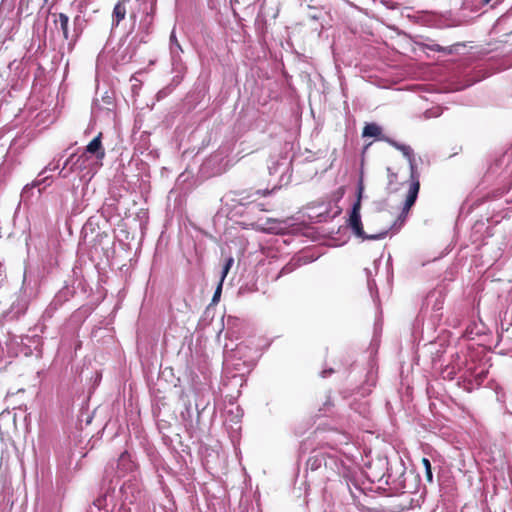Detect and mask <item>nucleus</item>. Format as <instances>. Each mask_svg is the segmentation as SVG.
<instances>
[{
	"label": "nucleus",
	"mask_w": 512,
	"mask_h": 512,
	"mask_svg": "<svg viewBox=\"0 0 512 512\" xmlns=\"http://www.w3.org/2000/svg\"><path fill=\"white\" fill-rule=\"evenodd\" d=\"M382 139L384 141L388 142L395 149L399 150L409 163L410 186H409V190L406 195L404 206L399 215V220H401L403 222L406 220L409 210L415 204L417 197H418L419 190H420V181H419L420 175H419V172L417 169L415 154H414L413 149L409 145L399 143V142H397L391 138H388V137H383Z\"/></svg>",
	"instance_id": "1"
},
{
	"label": "nucleus",
	"mask_w": 512,
	"mask_h": 512,
	"mask_svg": "<svg viewBox=\"0 0 512 512\" xmlns=\"http://www.w3.org/2000/svg\"><path fill=\"white\" fill-rule=\"evenodd\" d=\"M270 192H271V191H269V190H257V191L255 192V194H256V195H267V194H269Z\"/></svg>",
	"instance_id": "29"
},
{
	"label": "nucleus",
	"mask_w": 512,
	"mask_h": 512,
	"mask_svg": "<svg viewBox=\"0 0 512 512\" xmlns=\"http://www.w3.org/2000/svg\"><path fill=\"white\" fill-rule=\"evenodd\" d=\"M498 345L503 346L508 351H512V337L508 334L501 333L499 335Z\"/></svg>",
	"instance_id": "18"
},
{
	"label": "nucleus",
	"mask_w": 512,
	"mask_h": 512,
	"mask_svg": "<svg viewBox=\"0 0 512 512\" xmlns=\"http://www.w3.org/2000/svg\"><path fill=\"white\" fill-rule=\"evenodd\" d=\"M85 167L83 155L72 154L66 159L60 171V176L66 178L71 172Z\"/></svg>",
	"instance_id": "7"
},
{
	"label": "nucleus",
	"mask_w": 512,
	"mask_h": 512,
	"mask_svg": "<svg viewBox=\"0 0 512 512\" xmlns=\"http://www.w3.org/2000/svg\"><path fill=\"white\" fill-rule=\"evenodd\" d=\"M169 48H170V53H176L177 51H183L179 41L177 40L175 30H172V32L170 34Z\"/></svg>",
	"instance_id": "17"
},
{
	"label": "nucleus",
	"mask_w": 512,
	"mask_h": 512,
	"mask_svg": "<svg viewBox=\"0 0 512 512\" xmlns=\"http://www.w3.org/2000/svg\"><path fill=\"white\" fill-rule=\"evenodd\" d=\"M135 469L136 464L132 461L130 454L125 451L105 469V477H124Z\"/></svg>",
	"instance_id": "4"
},
{
	"label": "nucleus",
	"mask_w": 512,
	"mask_h": 512,
	"mask_svg": "<svg viewBox=\"0 0 512 512\" xmlns=\"http://www.w3.org/2000/svg\"><path fill=\"white\" fill-rule=\"evenodd\" d=\"M181 52L182 51H177L176 53H170L172 65H173L174 69L178 72H180L181 69L183 68L182 59L180 56Z\"/></svg>",
	"instance_id": "21"
},
{
	"label": "nucleus",
	"mask_w": 512,
	"mask_h": 512,
	"mask_svg": "<svg viewBox=\"0 0 512 512\" xmlns=\"http://www.w3.org/2000/svg\"><path fill=\"white\" fill-rule=\"evenodd\" d=\"M196 409L198 411V414H200L201 410H200V405L198 403H196Z\"/></svg>",
	"instance_id": "33"
},
{
	"label": "nucleus",
	"mask_w": 512,
	"mask_h": 512,
	"mask_svg": "<svg viewBox=\"0 0 512 512\" xmlns=\"http://www.w3.org/2000/svg\"><path fill=\"white\" fill-rule=\"evenodd\" d=\"M4 272V265L2 262H0V277L3 275Z\"/></svg>",
	"instance_id": "31"
},
{
	"label": "nucleus",
	"mask_w": 512,
	"mask_h": 512,
	"mask_svg": "<svg viewBox=\"0 0 512 512\" xmlns=\"http://www.w3.org/2000/svg\"><path fill=\"white\" fill-rule=\"evenodd\" d=\"M222 285H223V281H219V284L218 286L216 287V290L214 292V295H213V298H212V301L213 302H216L219 300L220 298V295H221V292H222Z\"/></svg>",
	"instance_id": "25"
},
{
	"label": "nucleus",
	"mask_w": 512,
	"mask_h": 512,
	"mask_svg": "<svg viewBox=\"0 0 512 512\" xmlns=\"http://www.w3.org/2000/svg\"><path fill=\"white\" fill-rule=\"evenodd\" d=\"M362 186L358 189V197L357 200L352 205V209L349 214L348 218V226L352 230L353 234L361 238L362 240H380L387 236L389 230H391L393 227H395L397 224H399V227L403 225L405 221L399 220V218L394 222V224L388 228H384L381 231L374 233V234H367L363 230L362 220H361V198H362Z\"/></svg>",
	"instance_id": "2"
},
{
	"label": "nucleus",
	"mask_w": 512,
	"mask_h": 512,
	"mask_svg": "<svg viewBox=\"0 0 512 512\" xmlns=\"http://www.w3.org/2000/svg\"><path fill=\"white\" fill-rule=\"evenodd\" d=\"M93 507L98 511L110 512L113 508V496L105 492L99 495L93 502Z\"/></svg>",
	"instance_id": "9"
},
{
	"label": "nucleus",
	"mask_w": 512,
	"mask_h": 512,
	"mask_svg": "<svg viewBox=\"0 0 512 512\" xmlns=\"http://www.w3.org/2000/svg\"><path fill=\"white\" fill-rule=\"evenodd\" d=\"M422 464L425 469V478L427 482L432 483L433 482V472H432V465L428 458H422Z\"/></svg>",
	"instance_id": "19"
},
{
	"label": "nucleus",
	"mask_w": 512,
	"mask_h": 512,
	"mask_svg": "<svg viewBox=\"0 0 512 512\" xmlns=\"http://www.w3.org/2000/svg\"><path fill=\"white\" fill-rule=\"evenodd\" d=\"M365 271H366V275H367V285L370 290V293L372 294V296L377 295L378 291H377L376 283L373 279H371L372 272L368 268H366Z\"/></svg>",
	"instance_id": "22"
},
{
	"label": "nucleus",
	"mask_w": 512,
	"mask_h": 512,
	"mask_svg": "<svg viewBox=\"0 0 512 512\" xmlns=\"http://www.w3.org/2000/svg\"><path fill=\"white\" fill-rule=\"evenodd\" d=\"M255 207L260 211H266L267 209L264 207L263 203H255Z\"/></svg>",
	"instance_id": "30"
},
{
	"label": "nucleus",
	"mask_w": 512,
	"mask_h": 512,
	"mask_svg": "<svg viewBox=\"0 0 512 512\" xmlns=\"http://www.w3.org/2000/svg\"><path fill=\"white\" fill-rule=\"evenodd\" d=\"M30 2H32V0H20L19 1V11L21 13L30 14L31 13L29 11V4H30Z\"/></svg>",
	"instance_id": "24"
},
{
	"label": "nucleus",
	"mask_w": 512,
	"mask_h": 512,
	"mask_svg": "<svg viewBox=\"0 0 512 512\" xmlns=\"http://www.w3.org/2000/svg\"><path fill=\"white\" fill-rule=\"evenodd\" d=\"M293 270H294V265H293V264H291V263H289V264L285 265V266L281 269V271H280V273H279V276H280V275H285V274L291 273Z\"/></svg>",
	"instance_id": "26"
},
{
	"label": "nucleus",
	"mask_w": 512,
	"mask_h": 512,
	"mask_svg": "<svg viewBox=\"0 0 512 512\" xmlns=\"http://www.w3.org/2000/svg\"><path fill=\"white\" fill-rule=\"evenodd\" d=\"M59 168L58 164L50 163L45 167V169L40 173V175L44 174L46 171H54Z\"/></svg>",
	"instance_id": "27"
},
{
	"label": "nucleus",
	"mask_w": 512,
	"mask_h": 512,
	"mask_svg": "<svg viewBox=\"0 0 512 512\" xmlns=\"http://www.w3.org/2000/svg\"><path fill=\"white\" fill-rule=\"evenodd\" d=\"M333 373V369H325L321 372V377L326 378Z\"/></svg>",
	"instance_id": "28"
},
{
	"label": "nucleus",
	"mask_w": 512,
	"mask_h": 512,
	"mask_svg": "<svg viewBox=\"0 0 512 512\" xmlns=\"http://www.w3.org/2000/svg\"><path fill=\"white\" fill-rule=\"evenodd\" d=\"M91 224V222L89 221L88 223L85 224L84 226V231H86V229L88 228V226Z\"/></svg>",
	"instance_id": "34"
},
{
	"label": "nucleus",
	"mask_w": 512,
	"mask_h": 512,
	"mask_svg": "<svg viewBox=\"0 0 512 512\" xmlns=\"http://www.w3.org/2000/svg\"><path fill=\"white\" fill-rule=\"evenodd\" d=\"M289 170V165L285 161V159L280 160H274L271 159L268 164V171L270 175L278 174L280 173L281 178L285 175L286 172Z\"/></svg>",
	"instance_id": "12"
},
{
	"label": "nucleus",
	"mask_w": 512,
	"mask_h": 512,
	"mask_svg": "<svg viewBox=\"0 0 512 512\" xmlns=\"http://www.w3.org/2000/svg\"><path fill=\"white\" fill-rule=\"evenodd\" d=\"M55 23L56 25H59V28L62 31L64 38L68 40L70 38L68 30L69 17L64 13H60L58 15V18L55 20Z\"/></svg>",
	"instance_id": "15"
},
{
	"label": "nucleus",
	"mask_w": 512,
	"mask_h": 512,
	"mask_svg": "<svg viewBox=\"0 0 512 512\" xmlns=\"http://www.w3.org/2000/svg\"><path fill=\"white\" fill-rule=\"evenodd\" d=\"M281 223L282 222L277 221L275 219H268L267 224H269L270 226L267 228H263V231L267 233L278 234L282 231V227H280Z\"/></svg>",
	"instance_id": "16"
},
{
	"label": "nucleus",
	"mask_w": 512,
	"mask_h": 512,
	"mask_svg": "<svg viewBox=\"0 0 512 512\" xmlns=\"http://www.w3.org/2000/svg\"><path fill=\"white\" fill-rule=\"evenodd\" d=\"M128 1L129 0H122L115 5L112 13V29L117 27L119 23L125 18L127 13L125 3Z\"/></svg>",
	"instance_id": "11"
},
{
	"label": "nucleus",
	"mask_w": 512,
	"mask_h": 512,
	"mask_svg": "<svg viewBox=\"0 0 512 512\" xmlns=\"http://www.w3.org/2000/svg\"><path fill=\"white\" fill-rule=\"evenodd\" d=\"M130 17L135 21V19H136V14H135L134 12H132V13L130 14Z\"/></svg>",
	"instance_id": "32"
},
{
	"label": "nucleus",
	"mask_w": 512,
	"mask_h": 512,
	"mask_svg": "<svg viewBox=\"0 0 512 512\" xmlns=\"http://www.w3.org/2000/svg\"><path fill=\"white\" fill-rule=\"evenodd\" d=\"M457 374L456 368L454 366L447 365L442 371L441 376L443 379L446 380H453L455 379Z\"/></svg>",
	"instance_id": "20"
},
{
	"label": "nucleus",
	"mask_w": 512,
	"mask_h": 512,
	"mask_svg": "<svg viewBox=\"0 0 512 512\" xmlns=\"http://www.w3.org/2000/svg\"><path fill=\"white\" fill-rule=\"evenodd\" d=\"M427 49L434 52H441L446 55L455 54L459 51V48L465 47L463 43H456L450 46H441L437 43H431L426 45Z\"/></svg>",
	"instance_id": "10"
},
{
	"label": "nucleus",
	"mask_w": 512,
	"mask_h": 512,
	"mask_svg": "<svg viewBox=\"0 0 512 512\" xmlns=\"http://www.w3.org/2000/svg\"><path fill=\"white\" fill-rule=\"evenodd\" d=\"M41 193H42L41 189L38 188V190H37L38 197L41 195Z\"/></svg>",
	"instance_id": "36"
},
{
	"label": "nucleus",
	"mask_w": 512,
	"mask_h": 512,
	"mask_svg": "<svg viewBox=\"0 0 512 512\" xmlns=\"http://www.w3.org/2000/svg\"><path fill=\"white\" fill-rule=\"evenodd\" d=\"M48 177H44L41 180H35L31 184H27L24 186L21 192V202L25 204L30 201V199L34 196V190L38 188L42 183L46 182Z\"/></svg>",
	"instance_id": "13"
},
{
	"label": "nucleus",
	"mask_w": 512,
	"mask_h": 512,
	"mask_svg": "<svg viewBox=\"0 0 512 512\" xmlns=\"http://www.w3.org/2000/svg\"><path fill=\"white\" fill-rule=\"evenodd\" d=\"M307 469L310 471H317L322 466L325 469L330 468L334 470L337 467V460L334 456L327 455L322 451H315L307 460Z\"/></svg>",
	"instance_id": "5"
},
{
	"label": "nucleus",
	"mask_w": 512,
	"mask_h": 512,
	"mask_svg": "<svg viewBox=\"0 0 512 512\" xmlns=\"http://www.w3.org/2000/svg\"><path fill=\"white\" fill-rule=\"evenodd\" d=\"M37 295L36 283L27 279L26 272L24 273L22 287L20 289L17 299L12 303L8 315L10 318H17L24 314L32 298Z\"/></svg>",
	"instance_id": "3"
},
{
	"label": "nucleus",
	"mask_w": 512,
	"mask_h": 512,
	"mask_svg": "<svg viewBox=\"0 0 512 512\" xmlns=\"http://www.w3.org/2000/svg\"><path fill=\"white\" fill-rule=\"evenodd\" d=\"M102 133H99L89 144L85 147V150L81 155L85 159L87 154L94 155L97 159L101 160L105 157V150L102 147L101 142Z\"/></svg>",
	"instance_id": "8"
},
{
	"label": "nucleus",
	"mask_w": 512,
	"mask_h": 512,
	"mask_svg": "<svg viewBox=\"0 0 512 512\" xmlns=\"http://www.w3.org/2000/svg\"><path fill=\"white\" fill-rule=\"evenodd\" d=\"M234 263V259L232 257H229L225 260V264L223 265L222 272H221V281H224L227 274L229 273L232 265Z\"/></svg>",
	"instance_id": "23"
},
{
	"label": "nucleus",
	"mask_w": 512,
	"mask_h": 512,
	"mask_svg": "<svg viewBox=\"0 0 512 512\" xmlns=\"http://www.w3.org/2000/svg\"><path fill=\"white\" fill-rule=\"evenodd\" d=\"M119 512H130L128 509L121 508Z\"/></svg>",
	"instance_id": "35"
},
{
	"label": "nucleus",
	"mask_w": 512,
	"mask_h": 512,
	"mask_svg": "<svg viewBox=\"0 0 512 512\" xmlns=\"http://www.w3.org/2000/svg\"><path fill=\"white\" fill-rule=\"evenodd\" d=\"M381 132H382V129L378 124L368 123L365 125V127L363 129L362 136L363 137H378L380 140H382L381 136H380ZM383 137L384 136H382V138Z\"/></svg>",
	"instance_id": "14"
},
{
	"label": "nucleus",
	"mask_w": 512,
	"mask_h": 512,
	"mask_svg": "<svg viewBox=\"0 0 512 512\" xmlns=\"http://www.w3.org/2000/svg\"><path fill=\"white\" fill-rule=\"evenodd\" d=\"M485 2H486V3H489V2H490V0H485Z\"/></svg>",
	"instance_id": "37"
},
{
	"label": "nucleus",
	"mask_w": 512,
	"mask_h": 512,
	"mask_svg": "<svg viewBox=\"0 0 512 512\" xmlns=\"http://www.w3.org/2000/svg\"><path fill=\"white\" fill-rule=\"evenodd\" d=\"M463 382H458L466 391L471 392L475 388L479 387L484 379L487 377V371L481 369L479 371L468 368L463 374Z\"/></svg>",
	"instance_id": "6"
}]
</instances>
